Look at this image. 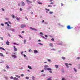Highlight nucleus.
Segmentation results:
<instances>
[{
  "label": "nucleus",
  "mask_w": 80,
  "mask_h": 80,
  "mask_svg": "<svg viewBox=\"0 0 80 80\" xmlns=\"http://www.w3.org/2000/svg\"><path fill=\"white\" fill-rule=\"evenodd\" d=\"M66 80V79L65 78H62V80Z\"/></svg>",
  "instance_id": "obj_43"
},
{
  "label": "nucleus",
  "mask_w": 80,
  "mask_h": 80,
  "mask_svg": "<svg viewBox=\"0 0 80 80\" xmlns=\"http://www.w3.org/2000/svg\"><path fill=\"white\" fill-rule=\"evenodd\" d=\"M48 7H52V5H48Z\"/></svg>",
  "instance_id": "obj_21"
},
{
  "label": "nucleus",
  "mask_w": 80,
  "mask_h": 80,
  "mask_svg": "<svg viewBox=\"0 0 80 80\" xmlns=\"http://www.w3.org/2000/svg\"><path fill=\"white\" fill-rule=\"evenodd\" d=\"M73 69H74L75 72H77V71L76 69L75 68H74Z\"/></svg>",
  "instance_id": "obj_31"
},
{
  "label": "nucleus",
  "mask_w": 80,
  "mask_h": 80,
  "mask_svg": "<svg viewBox=\"0 0 80 80\" xmlns=\"http://www.w3.org/2000/svg\"><path fill=\"white\" fill-rule=\"evenodd\" d=\"M67 28H68V29H72V28H73V27H70V26L68 25L67 27Z\"/></svg>",
  "instance_id": "obj_2"
},
{
  "label": "nucleus",
  "mask_w": 80,
  "mask_h": 80,
  "mask_svg": "<svg viewBox=\"0 0 80 80\" xmlns=\"http://www.w3.org/2000/svg\"><path fill=\"white\" fill-rule=\"evenodd\" d=\"M29 40H31V37L29 38Z\"/></svg>",
  "instance_id": "obj_48"
},
{
  "label": "nucleus",
  "mask_w": 80,
  "mask_h": 80,
  "mask_svg": "<svg viewBox=\"0 0 80 80\" xmlns=\"http://www.w3.org/2000/svg\"><path fill=\"white\" fill-rule=\"evenodd\" d=\"M55 49H54V48H53V49H51V50H55Z\"/></svg>",
  "instance_id": "obj_51"
},
{
  "label": "nucleus",
  "mask_w": 80,
  "mask_h": 80,
  "mask_svg": "<svg viewBox=\"0 0 80 80\" xmlns=\"http://www.w3.org/2000/svg\"><path fill=\"white\" fill-rule=\"evenodd\" d=\"M10 78L11 79H13L14 78H13V77H12V76H11V77H10Z\"/></svg>",
  "instance_id": "obj_23"
},
{
  "label": "nucleus",
  "mask_w": 80,
  "mask_h": 80,
  "mask_svg": "<svg viewBox=\"0 0 80 80\" xmlns=\"http://www.w3.org/2000/svg\"><path fill=\"white\" fill-rule=\"evenodd\" d=\"M26 79H27V80H28L29 79V78L28 77H26Z\"/></svg>",
  "instance_id": "obj_34"
},
{
  "label": "nucleus",
  "mask_w": 80,
  "mask_h": 80,
  "mask_svg": "<svg viewBox=\"0 0 80 80\" xmlns=\"http://www.w3.org/2000/svg\"><path fill=\"white\" fill-rule=\"evenodd\" d=\"M44 22H45V21H44V20H43L42 21V23Z\"/></svg>",
  "instance_id": "obj_56"
},
{
  "label": "nucleus",
  "mask_w": 80,
  "mask_h": 80,
  "mask_svg": "<svg viewBox=\"0 0 80 80\" xmlns=\"http://www.w3.org/2000/svg\"><path fill=\"white\" fill-rule=\"evenodd\" d=\"M13 80H18V78H17L16 77H15L14 78Z\"/></svg>",
  "instance_id": "obj_11"
},
{
  "label": "nucleus",
  "mask_w": 80,
  "mask_h": 80,
  "mask_svg": "<svg viewBox=\"0 0 80 80\" xmlns=\"http://www.w3.org/2000/svg\"><path fill=\"white\" fill-rule=\"evenodd\" d=\"M19 37H21V38H23V37H22V35H19Z\"/></svg>",
  "instance_id": "obj_32"
},
{
  "label": "nucleus",
  "mask_w": 80,
  "mask_h": 80,
  "mask_svg": "<svg viewBox=\"0 0 80 80\" xmlns=\"http://www.w3.org/2000/svg\"><path fill=\"white\" fill-rule=\"evenodd\" d=\"M2 11H4L5 9H4L2 8Z\"/></svg>",
  "instance_id": "obj_45"
},
{
  "label": "nucleus",
  "mask_w": 80,
  "mask_h": 80,
  "mask_svg": "<svg viewBox=\"0 0 80 80\" xmlns=\"http://www.w3.org/2000/svg\"><path fill=\"white\" fill-rule=\"evenodd\" d=\"M15 77H17L18 78H20V76L17 75H15Z\"/></svg>",
  "instance_id": "obj_10"
},
{
  "label": "nucleus",
  "mask_w": 80,
  "mask_h": 80,
  "mask_svg": "<svg viewBox=\"0 0 80 80\" xmlns=\"http://www.w3.org/2000/svg\"><path fill=\"white\" fill-rule=\"evenodd\" d=\"M5 23V24H8V22H6Z\"/></svg>",
  "instance_id": "obj_59"
},
{
  "label": "nucleus",
  "mask_w": 80,
  "mask_h": 80,
  "mask_svg": "<svg viewBox=\"0 0 80 80\" xmlns=\"http://www.w3.org/2000/svg\"><path fill=\"white\" fill-rule=\"evenodd\" d=\"M13 44H14L15 45H18V44H17V43H14V42H13Z\"/></svg>",
  "instance_id": "obj_35"
},
{
  "label": "nucleus",
  "mask_w": 80,
  "mask_h": 80,
  "mask_svg": "<svg viewBox=\"0 0 80 80\" xmlns=\"http://www.w3.org/2000/svg\"><path fill=\"white\" fill-rule=\"evenodd\" d=\"M61 6H62L63 5V3H61Z\"/></svg>",
  "instance_id": "obj_44"
},
{
  "label": "nucleus",
  "mask_w": 80,
  "mask_h": 80,
  "mask_svg": "<svg viewBox=\"0 0 80 80\" xmlns=\"http://www.w3.org/2000/svg\"><path fill=\"white\" fill-rule=\"evenodd\" d=\"M45 10H47V11H48V12H49V11H50V10L46 8Z\"/></svg>",
  "instance_id": "obj_24"
},
{
  "label": "nucleus",
  "mask_w": 80,
  "mask_h": 80,
  "mask_svg": "<svg viewBox=\"0 0 80 80\" xmlns=\"http://www.w3.org/2000/svg\"><path fill=\"white\" fill-rule=\"evenodd\" d=\"M23 53V51H22L21 53V55H22V54Z\"/></svg>",
  "instance_id": "obj_61"
},
{
  "label": "nucleus",
  "mask_w": 80,
  "mask_h": 80,
  "mask_svg": "<svg viewBox=\"0 0 80 80\" xmlns=\"http://www.w3.org/2000/svg\"><path fill=\"white\" fill-rule=\"evenodd\" d=\"M38 44L39 45H43V44L41 43H38Z\"/></svg>",
  "instance_id": "obj_37"
},
{
  "label": "nucleus",
  "mask_w": 80,
  "mask_h": 80,
  "mask_svg": "<svg viewBox=\"0 0 80 80\" xmlns=\"http://www.w3.org/2000/svg\"><path fill=\"white\" fill-rule=\"evenodd\" d=\"M62 59H63V60H65V58L63 57H62Z\"/></svg>",
  "instance_id": "obj_25"
},
{
  "label": "nucleus",
  "mask_w": 80,
  "mask_h": 80,
  "mask_svg": "<svg viewBox=\"0 0 80 80\" xmlns=\"http://www.w3.org/2000/svg\"><path fill=\"white\" fill-rule=\"evenodd\" d=\"M79 68L80 69V65H79Z\"/></svg>",
  "instance_id": "obj_63"
},
{
  "label": "nucleus",
  "mask_w": 80,
  "mask_h": 80,
  "mask_svg": "<svg viewBox=\"0 0 80 80\" xmlns=\"http://www.w3.org/2000/svg\"><path fill=\"white\" fill-rule=\"evenodd\" d=\"M38 4H39V5H42V3L40 2H38Z\"/></svg>",
  "instance_id": "obj_15"
},
{
  "label": "nucleus",
  "mask_w": 80,
  "mask_h": 80,
  "mask_svg": "<svg viewBox=\"0 0 80 80\" xmlns=\"http://www.w3.org/2000/svg\"><path fill=\"white\" fill-rule=\"evenodd\" d=\"M12 57H13V58H17V56L15 55H13Z\"/></svg>",
  "instance_id": "obj_18"
},
{
  "label": "nucleus",
  "mask_w": 80,
  "mask_h": 80,
  "mask_svg": "<svg viewBox=\"0 0 80 80\" xmlns=\"http://www.w3.org/2000/svg\"><path fill=\"white\" fill-rule=\"evenodd\" d=\"M55 67L56 68H58V65H55Z\"/></svg>",
  "instance_id": "obj_16"
},
{
  "label": "nucleus",
  "mask_w": 80,
  "mask_h": 80,
  "mask_svg": "<svg viewBox=\"0 0 80 80\" xmlns=\"http://www.w3.org/2000/svg\"><path fill=\"white\" fill-rule=\"evenodd\" d=\"M23 55L25 57H26V55H25L24 54Z\"/></svg>",
  "instance_id": "obj_58"
},
{
  "label": "nucleus",
  "mask_w": 80,
  "mask_h": 80,
  "mask_svg": "<svg viewBox=\"0 0 80 80\" xmlns=\"http://www.w3.org/2000/svg\"><path fill=\"white\" fill-rule=\"evenodd\" d=\"M1 25H2V26H4V24H3V23H1Z\"/></svg>",
  "instance_id": "obj_39"
},
{
  "label": "nucleus",
  "mask_w": 80,
  "mask_h": 80,
  "mask_svg": "<svg viewBox=\"0 0 80 80\" xmlns=\"http://www.w3.org/2000/svg\"><path fill=\"white\" fill-rule=\"evenodd\" d=\"M65 65L68 68V63H66L65 64Z\"/></svg>",
  "instance_id": "obj_14"
},
{
  "label": "nucleus",
  "mask_w": 80,
  "mask_h": 80,
  "mask_svg": "<svg viewBox=\"0 0 80 80\" xmlns=\"http://www.w3.org/2000/svg\"><path fill=\"white\" fill-rule=\"evenodd\" d=\"M28 68L29 69H32V67H31V66H28Z\"/></svg>",
  "instance_id": "obj_20"
},
{
  "label": "nucleus",
  "mask_w": 80,
  "mask_h": 80,
  "mask_svg": "<svg viewBox=\"0 0 80 80\" xmlns=\"http://www.w3.org/2000/svg\"><path fill=\"white\" fill-rule=\"evenodd\" d=\"M49 45L50 46V47H53V44H52V43H50Z\"/></svg>",
  "instance_id": "obj_17"
},
{
  "label": "nucleus",
  "mask_w": 80,
  "mask_h": 80,
  "mask_svg": "<svg viewBox=\"0 0 80 80\" xmlns=\"http://www.w3.org/2000/svg\"><path fill=\"white\" fill-rule=\"evenodd\" d=\"M40 34H41V35H43V33L41 32H40Z\"/></svg>",
  "instance_id": "obj_49"
},
{
  "label": "nucleus",
  "mask_w": 80,
  "mask_h": 80,
  "mask_svg": "<svg viewBox=\"0 0 80 80\" xmlns=\"http://www.w3.org/2000/svg\"><path fill=\"white\" fill-rule=\"evenodd\" d=\"M52 0H50V2H52Z\"/></svg>",
  "instance_id": "obj_62"
},
{
  "label": "nucleus",
  "mask_w": 80,
  "mask_h": 80,
  "mask_svg": "<svg viewBox=\"0 0 80 80\" xmlns=\"http://www.w3.org/2000/svg\"><path fill=\"white\" fill-rule=\"evenodd\" d=\"M34 53H38V51L36 50H35L34 51Z\"/></svg>",
  "instance_id": "obj_7"
},
{
  "label": "nucleus",
  "mask_w": 80,
  "mask_h": 80,
  "mask_svg": "<svg viewBox=\"0 0 80 80\" xmlns=\"http://www.w3.org/2000/svg\"><path fill=\"white\" fill-rule=\"evenodd\" d=\"M12 17L13 18H15V16L13 14L12 15Z\"/></svg>",
  "instance_id": "obj_27"
},
{
  "label": "nucleus",
  "mask_w": 80,
  "mask_h": 80,
  "mask_svg": "<svg viewBox=\"0 0 80 80\" xmlns=\"http://www.w3.org/2000/svg\"><path fill=\"white\" fill-rule=\"evenodd\" d=\"M31 14H33V12H31Z\"/></svg>",
  "instance_id": "obj_64"
},
{
  "label": "nucleus",
  "mask_w": 80,
  "mask_h": 80,
  "mask_svg": "<svg viewBox=\"0 0 80 80\" xmlns=\"http://www.w3.org/2000/svg\"><path fill=\"white\" fill-rule=\"evenodd\" d=\"M51 40H52V41H54V40H55V39L53 38H52L51 39Z\"/></svg>",
  "instance_id": "obj_33"
},
{
  "label": "nucleus",
  "mask_w": 80,
  "mask_h": 80,
  "mask_svg": "<svg viewBox=\"0 0 80 80\" xmlns=\"http://www.w3.org/2000/svg\"><path fill=\"white\" fill-rule=\"evenodd\" d=\"M25 3H24V2H21V5H22V6L23 7L25 6Z\"/></svg>",
  "instance_id": "obj_5"
},
{
  "label": "nucleus",
  "mask_w": 80,
  "mask_h": 80,
  "mask_svg": "<svg viewBox=\"0 0 80 80\" xmlns=\"http://www.w3.org/2000/svg\"><path fill=\"white\" fill-rule=\"evenodd\" d=\"M69 65H72V64L71 63H69L68 64Z\"/></svg>",
  "instance_id": "obj_55"
},
{
  "label": "nucleus",
  "mask_w": 80,
  "mask_h": 80,
  "mask_svg": "<svg viewBox=\"0 0 80 80\" xmlns=\"http://www.w3.org/2000/svg\"><path fill=\"white\" fill-rule=\"evenodd\" d=\"M47 60H48V61L49 62H51V60H50V59H48Z\"/></svg>",
  "instance_id": "obj_38"
},
{
  "label": "nucleus",
  "mask_w": 80,
  "mask_h": 80,
  "mask_svg": "<svg viewBox=\"0 0 80 80\" xmlns=\"http://www.w3.org/2000/svg\"><path fill=\"white\" fill-rule=\"evenodd\" d=\"M6 67H7V68H10V67H9V66L8 65L6 66Z\"/></svg>",
  "instance_id": "obj_26"
},
{
  "label": "nucleus",
  "mask_w": 80,
  "mask_h": 80,
  "mask_svg": "<svg viewBox=\"0 0 80 80\" xmlns=\"http://www.w3.org/2000/svg\"><path fill=\"white\" fill-rule=\"evenodd\" d=\"M16 19H17V20H20V18H17Z\"/></svg>",
  "instance_id": "obj_30"
},
{
  "label": "nucleus",
  "mask_w": 80,
  "mask_h": 80,
  "mask_svg": "<svg viewBox=\"0 0 80 80\" xmlns=\"http://www.w3.org/2000/svg\"><path fill=\"white\" fill-rule=\"evenodd\" d=\"M26 2H27L28 3H32V2L28 0H26Z\"/></svg>",
  "instance_id": "obj_6"
},
{
  "label": "nucleus",
  "mask_w": 80,
  "mask_h": 80,
  "mask_svg": "<svg viewBox=\"0 0 80 80\" xmlns=\"http://www.w3.org/2000/svg\"><path fill=\"white\" fill-rule=\"evenodd\" d=\"M50 4H53V2H50Z\"/></svg>",
  "instance_id": "obj_54"
},
{
  "label": "nucleus",
  "mask_w": 80,
  "mask_h": 80,
  "mask_svg": "<svg viewBox=\"0 0 80 80\" xmlns=\"http://www.w3.org/2000/svg\"><path fill=\"white\" fill-rule=\"evenodd\" d=\"M0 38H1V40H3V38L2 37H0Z\"/></svg>",
  "instance_id": "obj_40"
},
{
  "label": "nucleus",
  "mask_w": 80,
  "mask_h": 80,
  "mask_svg": "<svg viewBox=\"0 0 80 80\" xmlns=\"http://www.w3.org/2000/svg\"><path fill=\"white\" fill-rule=\"evenodd\" d=\"M41 72H44V70H42L41 71Z\"/></svg>",
  "instance_id": "obj_46"
},
{
  "label": "nucleus",
  "mask_w": 80,
  "mask_h": 80,
  "mask_svg": "<svg viewBox=\"0 0 80 80\" xmlns=\"http://www.w3.org/2000/svg\"><path fill=\"white\" fill-rule=\"evenodd\" d=\"M24 44L26 43H27V41L26 40H24Z\"/></svg>",
  "instance_id": "obj_22"
},
{
  "label": "nucleus",
  "mask_w": 80,
  "mask_h": 80,
  "mask_svg": "<svg viewBox=\"0 0 80 80\" xmlns=\"http://www.w3.org/2000/svg\"><path fill=\"white\" fill-rule=\"evenodd\" d=\"M0 55L1 57H4L3 54L2 53H0Z\"/></svg>",
  "instance_id": "obj_13"
},
{
  "label": "nucleus",
  "mask_w": 80,
  "mask_h": 80,
  "mask_svg": "<svg viewBox=\"0 0 80 80\" xmlns=\"http://www.w3.org/2000/svg\"><path fill=\"white\" fill-rule=\"evenodd\" d=\"M26 27V25H25L22 24L21 25V28H24V27Z\"/></svg>",
  "instance_id": "obj_3"
},
{
  "label": "nucleus",
  "mask_w": 80,
  "mask_h": 80,
  "mask_svg": "<svg viewBox=\"0 0 80 80\" xmlns=\"http://www.w3.org/2000/svg\"><path fill=\"white\" fill-rule=\"evenodd\" d=\"M42 37H43V38H45V39H47V38L45 37H44L42 36Z\"/></svg>",
  "instance_id": "obj_50"
},
{
  "label": "nucleus",
  "mask_w": 80,
  "mask_h": 80,
  "mask_svg": "<svg viewBox=\"0 0 80 80\" xmlns=\"http://www.w3.org/2000/svg\"><path fill=\"white\" fill-rule=\"evenodd\" d=\"M29 52H32V50L30 49V50H29Z\"/></svg>",
  "instance_id": "obj_36"
},
{
  "label": "nucleus",
  "mask_w": 80,
  "mask_h": 80,
  "mask_svg": "<svg viewBox=\"0 0 80 80\" xmlns=\"http://www.w3.org/2000/svg\"><path fill=\"white\" fill-rule=\"evenodd\" d=\"M77 59H80V57H78Z\"/></svg>",
  "instance_id": "obj_53"
},
{
  "label": "nucleus",
  "mask_w": 80,
  "mask_h": 80,
  "mask_svg": "<svg viewBox=\"0 0 80 80\" xmlns=\"http://www.w3.org/2000/svg\"><path fill=\"white\" fill-rule=\"evenodd\" d=\"M13 48H14V51H15V52H16V51H17V48H15V46H13Z\"/></svg>",
  "instance_id": "obj_9"
},
{
  "label": "nucleus",
  "mask_w": 80,
  "mask_h": 80,
  "mask_svg": "<svg viewBox=\"0 0 80 80\" xmlns=\"http://www.w3.org/2000/svg\"><path fill=\"white\" fill-rule=\"evenodd\" d=\"M9 43H10L8 41V40L7 42H6V44H7V45H9Z\"/></svg>",
  "instance_id": "obj_8"
},
{
  "label": "nucleus",
  "mask_w": 80,
  "mask_h": 80,
  "mask_svg": "<svg viewBox=\"0 0 80 80\" xmlns=\"http://www.w3.org/2000/svg\"><path fill=\"white\" fill-rule=\"evenodd\" d=\"M18 5L19 6H20V3L18 4Z\"/></svg>",
  "instance_id": "obj_57"
},
{
  "label": "nucleus",
  "mask_w": 80,
  "mask_h": 80,
  "mask_svg": "<svg viewBox=\"0 0 80 80\" xmlns=\"http://www.w3.org/2000/svg\"><path fill=\"white\" fill-rule=\"evenodd\" d=\"M45 37H48V36L47 35H45Z\"/></svg>",
  "instance_id": "obj_47"
},
{
  "label": "nucleus",
  "mask_w": 80,
  "mask_h": 80,
  "mask_svg": "<svg viewBox=\"0 0 80 80\" xmlns=\"http://www.w3.org/2000/svg\"><path fill=\"white\" fill-rule=\"evenodd\" d=\"M22 33H24V31H22Z\"/></svg>",
  "instance_id": "obj_60"
},
{
  "label": "nucleus",
  "mask_w": 80,
  "mask_h": 80,
  "mask_svg": "<svg viewBox=\"0 0 80 80\" xmlns=\"http://www.w3.org/2000/svg\"><path fill=\"white\" fill-rule=\"evenodd\" d=\"M21 77H23V76H24V75H23V74H21Z\"/></svg>",
  "instance_id": "obj_42"
},
{
  "label": "nucleus",
  "mask_w": 80,
  "mask_h": 80,
  "mask_svg": "<svg viewBox=\"0 0 80 80\" xmlns=\"http://www.w3.org/2000/svg\"><path fill=\"white\" fill-rule=\"evenodd\" d=\"M20 11H22V8H20Z\"/></svg>",
  "instance_id": "obj_41"
},
{
  "label": "nucleus",
  "mask_w": 80,
  "mask_h": 80,
  "mask_svg": "<svg viewBox=\"0 0 80 80\" xmlns=\"http://www.w3.org/2000/svg\"><path fill=\"white\" fill-rule=\"evenodd\" d=\"M47 80H52V77L49 78Z\"/></svg>",
  "instance_id": "obj_19"
},
{
  "label": "nucleus",
  "mask_w": 80,
  "mask_h": 80,
  "mask_svg": "<svg viewBox=\"0 0 80 80\" xmlns=\"http://www.w3.org/2000/svg\"><path fill=\"white\" fill-rule=\"evenodd\" d=\"M48 65H46L44 66V69L45 70H48L50 73H52V69L50 68H48Z\"/></svg>",
  "instance_id": "obj_1"
},
{
  "label": "nucleus",
  "mask_w": 80,
  "mask_h": 80,
  "mask_svg": "<svg viewBox=\"0 0 80 80\" xmlns=\"http://www.w3.org/2000/svg\"><path fill=\"white\" fill-rule=\"evenodd\" d=\"M0 50H5V49L3 48L2 47H0Z\"/></svg>",
  "instance_id": "obj_12"
},
{
  "label": "nucleus",
  "mask_w": 80,
  "mask_h": 80,
  "mask_svg": "<svg viewBox=\"0 0 80 80\" xmlns=\"http://www.w3.org/2000/svg\"><path fill=\"white\" fill-rule=\"evenodd\" d=\"M32 80H34L35 79V77L34 76H32Z\"/></svg>",
  "instance_id": "obj_29"
},
{
  "label": "nucleus",
  "mask_w": 80,
  "mask_h": 80,
  "mask_svg": "<svg viewBox=\"0 0 80 80\" xmlns=\"http://www.w3.org/2000/svg\"><path fill=\"white\" fill-rule=\"evenodd\" d=\"M30 29H31V30H35V31H37V30L35 28H32V27H30Z\"/></svg>",
  "instance_id": "obj_4"
},
{
  "label": "nucleus",
  "mask_w": 80,
  "mask_h": 80,
  "mask_svg": "<svg viewBox=\"0 0 80 80\" xmlns=\"http://www.w3.org/2000/svg\"><path fill=\"white\" fill-rule=\"evenodd\" d=\"M25 18L26 19H27V20H28V18H27V17H26Z\"/></svg>",
  "instance_id": "obj_52"
},
{
  "label": "nucleus",
  "mask_w": 80,
  "mask_h": 80,
  "mask_svg": "<svg viewBox=\"0 0 80 80\" xmlns=\"http://www.w3.org/2000/svg\"><path fill=\"white\" fill-rule=\"evenodd\" d=\"M53 12H49V13L50 14H52V13H53Z\"/></svg>",
  "instance_id": "obj_28"
}]
</instances>
